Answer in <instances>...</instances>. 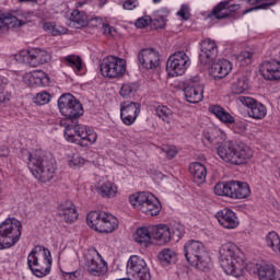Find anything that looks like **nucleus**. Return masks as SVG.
Segmentation results:
<instances>
[{
  "instance_id": "nucleus-6",
  "label": "nucleus",
  "mask_w": 280,
  "mask_h": 280,
  "mask_svg": "<svg viewBox=\"0 0 280 280\" xmlns=\"http://www.w3.org/2000/svg\"><path fill=\"white\" fill-rule=\"evenodd\" d=\"M63 137L69 143L80 145V148H91L97 141V132L92 127L81 125H67Z\"/></svg>"
},
{
  "instance_id": "nucleus-21",
  "label": "nucleus",
  "mask_w": 280,
  "mask_h": 280,
  "mask_svg": "<svg viewBox=\"0 0 280 280\" xmlns=\"http://www.w3.org/2000/svg\"><path fill=\"white\" fill-rule=\"evenodd\" d=\"M259 73L264 80L269 82H279L280 80V61L270 59L265 60L259 68Z\"/></svg>"
},
{
  "instance_id": "nucleus-44",
  "label": "nucleus",
  "mask_w": 280,
  "mask_h": 280,
  "mask_svg": "<svg viewBox=\"0 0 280 280\" xmlns=\"http://www.w3.org/2000/svg\"><path fill=\"white\" fill-rule=\"evenodd\" d=\"M159 259L162 261V264H175L176 252L171 248H165L159 254Z\"/></svg>"
},
{
  "instance_id": "nucleus-26",
  "label": "nucleus",
  "mask_w": 280,
  "mask_h": 280,
  "mask_svg": "<svg viewBox=\"0 0 280 280\" xmlns=\"http://www.w3.org/2000/svg\"><path fill=\"white\" fill-rule=\"evenodd\" d=\"M151 235L159 244H167L172 240V230L165 224L152 225Z\"/></svg>"
},
{
  "instance_id": "nucleus-41",
  "label": "nucleus",
  "mask_w": 280,
  "mask_h": 280,
  "mask_svg": "<svg viewBox=\"0 0 280 280\" xmlns=\"http://www.w3.org/2000/svg\"><path fill=\"white\" fill-rule=\"evenodd\" d=\"M8 79L0 77V105L8 106L10 100H12V93L5 90Z\"/></svg>"
},
{
  "instance_id": "nucleus-51",
  "label": "nucleus",
  "mask_w": 280,
  "mask_h": 280,
  "mask_svg": "<svg viewBox=\"0 0 280 280\" xmlns=\"http://www.w3.org/2000/svg\"><path fill=\"white\" fill-rule=\"evenodd\" d=\"M152 23V18L150 15H144L136 20L135 25L139 30H143V27H148Z\"/></svg>"
},
{
  "instance_id": "nucleus-5",
  "label": "nucleus",
  "mask_w": 280,
  "mask_h": 280,
  "mask_svg": "<svg viewBox=\"0 0 280 280\" xmlns=\"http://www.w3.org/2000/svg\"><path fill=\"white\" fill-rule=\"evenodd\" d=\"M58 108L60 114L66 117L60 121V126L67 129V126H75L80 124L79 119L84 115V108L82 103L72 94H62L58 98Z\"/></svg>"
},
{
  "instance_id": "nucleus-31",
  "label": "nucleus",
  "mask_w": 280,
  "mask_h": 280,
  "mask_svg": "<svg viewBox=\"0 0 280 280\" xmlns=\"http://www.w3.org/2000/svg\"><path fill=\"white\" fill-rule=\"evenodd\" d=\"M68 25L69 27H74L75 30L86 27V25H89V16L86 13L81 12L80 10H73L69 18Z\"/></svg>"
},
{
  "instance_id": "nucleus-57",
  "label": "nucleus",
  "mask_w": 280,
  "mask_h": 280,
  "mask_svg": "<svg viewBox=\"0 0 280 280\" xmlns=\"http://www.w3.org/2000/svg\"><path fill=\"white\" fill-rule=\"evenodd\" d=\"M62 276L66 280H75L80 277V272L79 271L63 272Z\"/></svg>"
},
{
  "instance_id": "nucleus-17",
  "label": "nucleus",
  "mask_w": 280,
  "mask_h": 280,
  "mask_svg": "<svg viewBox=\"0 0 280 280\" xmlns=\"http://www.w3.org/2000/svg\"><path fill=\"white\" fill-rule=\"evenodd\" d=\"M236 102L248 108V117H252V119H264L268 115V109L265 105L250 96H238Z\"/></svg>"
},
{
  "instance_id": "nucleus-3",
  "label": "nucleus",
  "mask_w": 280,
  "mask_h": 280,
  "mask_svg": "<svg viewBox=\"0 0 280 280\" xmlns=\"http://www.w3.org/2000/svg\"><path fill=\"white\" fill-rule=\"evenodd\" d=\"M52 264L51 252L43 245H36L27 256L28 269L38 279H43L51 272Z\"/></svg>"
},
{
  "instance_id": "nucleus-8",
  "label": "nucleus",
  "mask_w": 280,
  "mask_h": 280,
  "mask_svg": "<svg viewBox=\"0 0 280 280\" xmlns=\"http://www.w3.org/2000/svg\"><path fill=\"white\" fill-rule=\"evenodd\" d=\"M129 202L136 211L144 213V215H159L161 213V201L150 191H140L129 196Z\"/></svg>"
},
{
  "instance_id": "nucleus-16",
  "label": "nucleus",
  "mask_w": 280,
  "mask_h": 280,
  "mask_svg": "<svg viewBox=\"0 0 280 280\" xmlns=\"http://www.w3.org/2000/svg\"><path fill=\"white\" fill-rule=\"evenodd\" d=\"M22 62H27L31 67H38V65H45L51 60V54L45 49L35 48L33 50H22L20 52Z\"/></svg>"
},
{
  "instance_id": "nucleus-62",
  "label": "nucleus",
  "mask_w": 280,
  "mask_h": 280,
  "mask_svg": "<svg viewBox=\"0 0 280 280\" xmlns=\"http://www.w3.org/2000/svg\"><path fill=\"white\" fill-rule=\"evenodd\" d=\"M153 3H161V0H153Z\"/></svg>"
},
{
  "instance_id": "nucleus-9",
  "label": "nucleus",
  "mask_w": 280,
  "mask_h": 280,
  "mask_svg": "<svg viewBox=\"0 0 280 280\" xmlns=\"http://www.w3.org/2000/svg\"><path fill=\"white\" fill-rule=\"evenodd\" d=\"M22 231L23 224L16 218L0 223V250L12 248L21 240Z\"/></svg>"
},
{
  "instance_id": "nucleus-45",
  "label": "nucleus",
  "mask_w": 280,
  "mask_h": 280,
  "mask_svg": "<svg viewBox=\"0 0 280 280\" xmlns=\"http://www.w3.org/2000/svg\"><path fill=\"white\" fill-rule=\"evenodd\" d=\"M236 62H238L241 67H248V65L253 62V52L248 50L241 51L236 57Z\"/></svg>"
},
{
  "instance_id": "nucleus-59",
  "label": "nucleus",
  "mask_w": 280,
  "mask_h": 280,
  "mask_svg": "<svg viewBox=\"0 0 280 280\" xmlns=\"http://www.w3.org/2000/svg\"><path fill=\"white\" fill-rule=\"evenodd\" d=\"M10 155V149L8 147H0V159H7Z\"/></svg>"
},
{
  "instance_id": "nucleus-4",
  "label": "nucleus",
  "mask_w": 280,
  "mask_h": 280,
  "mask_svg": "<svg viewBox=\"0 0 280 280\" xmlns=\"http://www.w3.org/2000/svg\"><path fill=\"white\" fill-rule=\"evenodd\" d=\"M28 170L40 183H49L56 176V165L45 161L43 150L27 152Z\"/></svg>"
},
{
  "instance_id": "nucleus-38",
  "label": "nucleus",
  "mask_w": 280,
  "mask_h": 280,
  "mask_svg": "<svg viewBox=\"0 0 280 280\" xmlns=\"http://www.w3.org/2000/svg\"><path fill=\"white\" fill-rule=\"evenodd\" d=\"M232 93L234 95H242V93H246V90L248 89V79L246 77L237 78L232 83Z\"/></svg>"
},
{
  "instance_id": "nucleus-58",
  "label": "nucleus",
  "mask_w": 280,
  "mask_h": 280,
  "mask_svg": "<svg viewBox=\"0 0 280 280\" xmlns=\"http://www.w3.org/2000/svg\"><path fill=\"white\" fill-rule=\"evenodd\" d=\"M234 124V130L235 132H244V130H246V124L242 122V121H235L232 122Z\"/></svg>"
},
{
  "instance_id": "nucleus-1",
  "label": "nucleus",
  "mask_w": 280,
  "mask_h": 280,
  "mask_svg": "<svg viewBox=\"0 0 280 280\" xmlns=\"http://www.w3.org/2000/svg\"><path fill=\"white\" fill-rule=\"evenodd\" d=\"M220 264L226 275L242 277L246 270L250 275H257L259 280H280V272L272 262L248 261L246 256L234 243H225L219 249Z\"/></svg>"
},
{
  "instance_id": "nucleus-60",
  "label": "nucleus",
  "mask_w": 280,
  "mask_h": 280,
  "mask_svg": "<svg viewBox=\"0 0 280 280\" xmlns=\"http://www.w3.org/2000/svg\"><path fill=\"white\" fill-rule=\"evenodd\" d=\"M266 1L268 0H247L249 5H257V3H260L261 5V3H266Z\"/></svg>"
},
{
  "instance_id": "nucleus-23",
  "label": "nucleus",
  "mask_w": 280,
  "mask_h": 280,
  "mask_svg": "<svg viewBox=\"0 0 280 280\" xmlns=\"http://www.w3.org/2000/svg\"><path fill=\"white\" fill-rule=\"evenodd\" d=\"M215 218L223 229L233 230L240 226L237 214L229 208H224L217 212Z\"/></svg>"
},
{
  "instance_id": "nucleus-19",
  "label": "nucleus",
  "mask_w": 280,
  "mask_h": 280,
  "mask_svg": "<svg viewBox=\"0 0 280 280\" xmlns=\"http://www.w3.org/2000/svg\"><path fill=\"white\" fill-rule=\"evenodd\" d=\"M138 61L142 69H156L161 65V56L155 49L144 48L139 51Z\"/></svg>"
},
{
  "instance_id": "nucleus-24",
  "label": "nucleus",
  "mask_w": 280,
  "mask_h": 280,
  "mask_svg": "<svg viewBox=\"0 0 280 280\" xmlns=\"http://www.w3.org/2000/svg\"><path fill=\"white\" fill-rule=\"evenodd\" d=\"M23 82L27 86H49V77L43 70H34L23 75Z\"/></svg>"
},
{
  "instance_id": "nucleus-33",
  "label": "nucleus",
  "mask_w": 280,
  "mask_h": 280,
  "mask_svg": "<svg viewBox=\"0 0 280 280\" xmlns=\"http://www.w3.org/2000/svg\"><path fill=\"white\" fill-rule=\"evenodd\" d=\"M61 62L66 65V67H71L77 75H82L84 71V62H82V58L78 55H68L61 58Z\"/></svg>"
},
{
  "instance_id": "nucleus-50",
  "label": "nucleus",
  "mask_w": 280,
  "mask_h": 280,
  "mask_svg": "<svg viewBox=\"0 0 280 280\" xmlns=\"http://www.w3.org/2000/svg\"><path fill=\"white\" fill-rule=\"evenodd\" d=\"M115 3L122 5L125 10H136L139 8V2L137 0H114Z\"/></svg>"
},
{
  "instance_id": "nucleus-22",
  "label": "nucleus",
  "mask_w": 280,
  "mask_h": 280,
  "mask_svg": "<svg viewBox=\"0 0 280 280\" xmlns=\"http://www.w3.org/2000/svg\"><path fill=\"white\" fill-rule=\"evenodd\" d=\"M218 56V44L212 39H203L200 44L199 60L201 65H209Z\"/></svg>"
},
{
  "instance_id": "nucleus-39",
  "label": "nucleus",
  "mask_w": 280,
  "mask_h": 280,
  "mask_svg": "<svg viewBox=\"0 0 280 280\" xmlns=\"http://www.w3.org/2000/svg\"><path fill=\"white\" fill-rule=\"evenodd\" d=\"M155 115L162 119V121H165V124H172V119H174V112L165 105H159L155 108Z\"/></svg>"
},
{
  "instance_id": "nucleus-18",
  "label": "nucleus",
  "mask_w": 280,
  "mask_h": 280,
  "mask_svg": "<svg viewBox=\"0 0 280 280\" xmlns=\"http://www.w3.org/2000/svg\"><path fill=\"white\" fill-rule=\"evenodd\" d=\"M141 114V104L132 101L120 103V119L125 126H132Z\"/></svg>"
},
{
  "instance_id": "nucleus-52",
  "label": "nucleus",
  "mask_w": 280,
  "mask_h": 280,
  "mask_svg": "<svg viewBox=\"0 0 280 280\" xmlns=\"http://www.w3.org/2000/svg\"><path fill=\"white\" fill-rule=\"evenodd\" d=\"M102 30L104 36H109L110 38H115V36H117V30L109 24H103Z\"/></svg>"
},
{
  "instance_id": "nucleus-28",
  "label": "nucleus",
  "mask_w": 280,
  "mask_h": 280,
  "mask_svg": "<svg viewBox=\"0 0 280 280\" xmlns=\"http://www.w3.org/2000/svg\"><path fill=\"white\" fill-rule=\"evenodd\" d=\"M59 218L63 222H67L68 224H71L78 220V210L75 209V206L71 201H66L62 203L59 208Z\"/></svg>"
},
{
  "instance_id": "nucleus-20",
  "label": "nucleus",
  "mask_w": 280,
  "mask_h": 280,
  "mask_svg": "<svg viewBox=\"0 0 280 280\" xmlns=\"http://www.w3.org/2000/svg\"><path fill=\"white\" fill-rule=\"evenodd\" d=\"M32 13L21 12L16 16H5V14L0 13V32L3 27H23L31 22Z\"/></svg>"
},
{
  "instance_id": "nucleus-14",
  "label": "nucleus",
  "mask_w": 280,
  "mask_h": 280,
  "mask_svg": "<svg viewBox=\"0 0 280 280\" xmlns=\"http://www.w3.org/2000/svg\"><path fill=\"white\" fill-rule=\"evenodd\" d=\"M127 275L136 280H152L150 268L145 260L137 255L131 256L127 262Z\"/></svg>"
},
{
  "instance_id": "nucleus-12",
  "label": "nucleus",
  "mask_w": 280,
  "mask_h": 280,
  "mask_svg": "<svg viewBox=\"0 0 280 280\" xmlns=\"http://www.w3.org/2000/svg\"><path fill=\"white\" fill-rule=\"evenodd\" d=\"M83 264L89 275L93 277H102L108 270L104 258L97 249L91 247L83 253Z\"/></svg>"
},
{
  "instance_id": "nucleus-47",
  "label": "nucleus",
  "mask_w": 280,
  "mask_h": 280,
  "mask_svg": "<svg viewBox=\"0 0 280 280\" xmlns=\"http://www.w3.org/2000/svg\"><path fill=\"white\" fill-rule=\"evenodd\" d=\"M50 101L51 94H49L47 91H42L34 97V104H37V106H45V104H49Z\"/></svg>"
},
{
  "instance_id": "nucleus-30",
  "label": "nucleus",
  "mask_w": 280,
  "mask_h": 280,
  "mask_svg": "<svg viewBox=\"0 0 280 280\" xmlns=\"http://www.w3.org/2000/svg\"><path fill=\"white\" fill-rule=\"evenodd\" d=\"M189 172L196 185H202L207 180V166L200 162H195L189 165Z\"/></svg>"
},
{
  "instance_id": "nucleus-29",
  "label": "nucleus",
  "mask_w": 280,
  "mask_h": 280,
  "mask_svg": "<svg viewBox=\"0 0 280 280\" xmlns=\"http://www.w3.org/2000/svg\"><path fill=\"white\" fill-rule=\"evenodd\" d=\"M250 196V186L246 182L232 180V195L233 200H244Z\"/></svg>"
},
{
  "instance_id": "nucleus-25",
  "label": "nucleus",
  "mask_w": 280,
  "mask_h": 280,
  "mask_svg": "<svg viewBox=\"0 0 280 280\" xmlns=\"http://www.w3.org/2000/svg\"><path fill=\"white\" fill-rule=\"evenodd\" d=\"M231 71H233V63L228 59H220L210 67V75L212 78H219V80L226 78Z\"/></svg>"
},
{
  "instance_id": "nucleus-37",
  "label": "nucleus",
  "mask_w": 280,
  "mask_h": 280,
  "mask_svg": "<svg viewBox=\"0 0 280 280\" xmlns=\"http://www.w3.org/2000/svg\"><path fill=\"white\" fill-rule=\"evenodd\" d=\"M266 246L271 248L276 255H280V236L277 232L271 231L265 236Z\"/></svg>"
},
{
  "instance_id": "nucleus-43",
  "label": "nucleus",
  "mask_w": 280,
  "mask_h": 280,
  "mask_svg": "<svg viewBox=\"0 0 280 280\" xmlns=\"http://www.w3.org/2000/svg\"><path fill=\"white\" fill-rule=\"evenodd\" d=\"M139 85L137 83H125L120 88V96L125 100L130 97H135V93H137Z\"/></svg>"
},
{
  "instance_id": "nucleus-56",
  "label": "nucleus",
  "mask_w": 280,
  "mask_h": 280,
  "mask_svg": "<svg viewBox=\"0 0 280 280\" xmlns=\"http://www.w3.org/2000/svg\"><path fill=\"white\" fill-rule=\"evenodd\" d=\"M90 25H92V27H104V20L102 18H92L90 20Z\"/></svg>"
},
{
  "instance_id": "nucleus-27",
  "label": "nucleus",
  "mask_w": 280,
  "mask_h": 280,
  "mask_svg": "<svg viewBox=\"0 0 280 280\" xmlns=\"http://www.w3.org/2000/svg\"><path fill=\"white\" fill-rule=\"evenodd\" d=\"M208 112L211 115H214V117H217V119H219L221 124H225V125L235 124V117H233L231 113L226 112V109L221 105L211 104L208 107Z\"/></svg>"
},
{
  "instance_id": "nucleus-32",
  "label": "nucleus",
  "mask_w": 280,
  "mask_h": 280,
  "mask_svg": "<svg viewBox=\"0 0 280 280\" xmlns=\"http://www.w3.org/2000/svg\"><path fill=\"white\" fill-rule=\"evenodd\" d=\"M95 189L102 198H115L117 196V186L112 182H100Z\"/></svg>"
},
{
  "instance_id": "nucleus-54",
  "label": "nucleus",
  "mask_w": 280,
  "mask_h": 280,
  "mask_svg": "<svg viewBox=\"0 0 280 280\" xmlns=\"http://www.w3.org/2000/svg\"><path fill=\"white\" fill-rule=\"evenodd\" d=\"M240 8H242V5L240 3H228L226 9H228V16H230L231 14L237 12L240 10Z\"/></svg>"
},
{
  "instance_id": "nucleus-53",
  "label": "nucleus",
  "mask_w": 280,
  "mask_h": 280,
  "mask_svg": "<svg viewBox=\"0 0 280 280\" xmlns=\"http://www.w3.org/2000/svg\"><path fill=\"white\" fill-rule=\"evenodd\" d=\"M163 152L166 154L167 159H174L177 154L176 147H164Z\"/></svg>"
},
{
  "instance_id": "nucleus-36",
  "label": "nucleus",
  "mask_w": 280,
  "mask_h": 280,
  "mask_svg": "<svg viewBox=\"0 0 280 280\" xmlns=\"http://www.w3.org/2000/svg\"><path fill=\"white\" fill-rule=\"evenodd\" d=\"M152 240V226L149 228H139L135 233V241L138 244H143L147 246V244H150Z\"/></svg>"
},
{
  "instance_id": "nucleus-35",
  "label": "nucleus",
  "mask_w": 280,
  "mask_h": 280,
  "mask_svg": "<svg viewBox=\"0 0 280 280\" xmlns=\"http://www.w3.org/2000/svg\"><path fill=\"white\" fill-rule=\"evenodd\" d=\"M229 3H233V0H223L219 2L211 11L209 16H213L214 19H218L219 21L222 19H229V11L226 7Z\"/></svg>"
},
{
  "instance_id": "nucleus-10",
  "label": "nucleus",
  "mask_w": 280,
  "mask_h": 280,
  "mask_svg": "<svg viewBox=\"0 0 280 280\" xmlns=\"http://www.w3.org/2000/svg\"><path fill=\"white\" fill-rule=\"evenodd\" d=\"M88 226L98 233H113L119 228L115 215L104 211H92L86 217Z\"/></svg>"
},
{
  "instance_id": "nucleus-63",
  "label": "nucleus",
  "mask_w": 280,
  "mask_h": 280,
  "mask_svg": "<svg viewBox=\"0 0 280 280\" xmlns=\"http://www.w3.org/2000/svg\"><path fill=\"white\" fill-rule=\"evenodd\" d=\"M19 1L23 2V1H32V0H19Z\"/></svg>"
},
{
  "instance_id": "nucleus-49",
  "label": "nucleus",
  "mask_w": 280,
  "mask_h": 280,
  "mask_svg": "<svg viewBox=\"0 0 280 280\" xmlns=\"http://www.w3.org/2000/svg\"><path fill=\"white\" fill-rule=\"evenodd\" d=\"M84 163H86V160L78 153L73 154L72 158L68 161V165L70 167H82Z\"/></svg>"
},
{
  "instance_id": "nucleus-7",
  "label": "nucleus",
  "mask_w": 280,
  "mask_h": 280,
  "mask_svg": "<svg viewBox=\"0 0 280 280\" xmlns=\"http://www.w3.org/2000/svg\"><path fill=\"white\" fill-rule=\"evenodd\" d=\"M184 254L188 264L197 268V270L205 272L211 268V257H209L207 247H205L202 242L194 240L188 241L184 245Z\"/></svg>"
},
{
  "instance_id": "nucleus-2",
  "label": "nucleus",
  "mask_w": 280,
  "mask_h": 280,
  "mask_svg": "<svg viewBox=\"0 0 280 280\" xmlns=\"http://www.w3.org/2000/svg\"><path fill=\"white\" fill-rule=\"evenodd\" d=\"M201 141L206 148L217 149L218 155L225 163H232V165H242L253 159V150L244 142H234L232 140L226 141V132L220 128L210 127L202 133ZM221 143V144H220Z\"/></svg>"
},
{
  "instance_id": "nucleus-15",
  "label": "nucleus",
  "mask_w": 280,
  "mask_h": 280,
  "mask_svg": "<svg viewBox=\"0 0 280 280\" xmlns=\"http://www.w3.org/2000/svg\"><path fill=\"white\" fill-rule=\"evenodd\" d=\"M184 95L186 97V102L189 104H198L202 102L205 97V84L200 82V78L198 75L191 77L186 81Z\"/></svg>"
},
{
  "instance_id": "nucleus-48",
  "label": "nucleus",
  "mask_w": 280,
  "mask_h": 280,
  "mask_svg": "<svg viewBox=\"0 0 280 280\" xmlns=\"http://www.w3.org/2000/svg\"><path fill=\"white\" fill-rule=\"evenodd\" d=\"M277 1L278 0H267L265 3L247 9L246 11H244V14H248L249 12H255L257 10H268V8H272V5H277Z\"/></svg>"
},
{
  "instance_id": "nucleus-13",
  "label": "nucleus",
  "mask_w": 280,
  "mask_h": 280,
  "mask_svg": "<svg viewBox=\"0 0 280 280\" xmlns=\"http://www.w3.org/2000/svg\"><path fill=\"white\" fill-rule=\"evenodd\" d=\"M101 73L104 78L115 80L126 74V61L117 56H107L101 62Z\"/></svg>"
},
{
  "instance_id": "nucleus-42",
  "label": "nucleus",
  "mask_w": 280,
  "mask_h": 280,
  "mask_svg": "<svg viewBox=\"0 0 280 280\" xmlns=\"http://www.w3.org/2000/svg\"><path fill=\"white\" fill-rule=\"evenodd\" d=\"M44 32H48L52 36H60L61 34H67V28L65 26L56 25L54 22H44Z\"/></svg>"
},
{
  "instance_id": "nucleus-40",
  "label": "nucleus",
  "mask_w": 280,
  "mask_h": 280,
  "mask_svg": "<svg viewBox=\"0 0 280 280\" xmlns=\"http://www.w3.org/2000/svg\"><path fill=\"white\" fill-rule=\"evenodd\" d=\"M232 186H233V180L225 182V183L224 182L218 183L214 186V194L217 196H225L226 198H231Z\"/></svg>"
},
{
  "instance_id": "nucleus-34",
  "label": "nucleus",
  "mask_w": 280,
  "mask_h": 280,
  "mask_svg": "<svg viewBox=\"0 0 280 280\" xmlns=\"http://www.w3.org/2000/svg\"><path fill=\"white\" fill-rule=\"evenodd\" d=\"M167 16H170V10L167 8H162L154 12L151 23L155 30H163L167 25Z\"/></svg>"
},
{
  "instance_id": "nucleus-11",
  "label": "nucleus",
  "mask_w": 280,
  "mask_h": 280,
  "mask_svg": "<svg viewBox=\"0 0 280 280\" xmlns=\"http://www.w3.org/2000/svg\"><path fill=\"white\" fill-rule=\"evenodd\" d=\"M191 67V59L186 51H176L171 55L166 61V73L170 78L185 75L187 69Z\"/></svg>"
},
{
  "instance_id": "nucleus-46",
  "label": "nucleus",
  "mask_w": 280,
  "mask_h": 280,
  "mask_svg": "<svg viewBox=\"0 0 280 280\" xmlns=\"http://www.w3.org/2000/svg\"><path fill=\"white\" fill-rule=\"evenodd\" d=\"M171 240L178 242L185 235V226L180 223H175L170 228Z\"/></svg>"
},
{
  "instance_id": "nucleus-55",
  "label": "nucleus",
  "mask_w": 280,
  "mask_h": 280,
  "mask_svg": "<svg viewBox=\"0 0 280 280\" xmlns=\"http://www.w3.org/2000/svg\"><path fill=\"white\" fill-rule=\"evenodd\" d=\"M178 16L187 21L189 19V8L187 5H182L180 10L177 12Z\"/></svg>"
},
{
  "instance_id": "nucleus-61",
  "label": "nucleus",
  "mask_w": 280,
  "mask_h": 280,
  "mask_svg": "<svg viewBox=\"0 0 280 280\" xmlns=\"http://www.w3.org/2000/svg\"><path fill=\"white\" fill-rule=\"evenodd\" d=\"M108 3V0H101L102 5H106Z\"/></svg>"
}]
</instances>
